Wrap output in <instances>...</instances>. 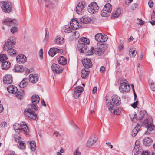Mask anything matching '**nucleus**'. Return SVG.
I'll return each instance as SVG.
<instances>
[{
    "label": "nucleus",
    "instance_id": "obj_1",
    "mask_svg": "<svg viewBox=\"0 0 155 155\" xmlns=\"http://www.w3.org/2000/svg\"><path fill=\"white\" fill-rule=\"evenodd\" d=\"M14 129L16 132H18L13 136V137L16 142H19L21 137L19 136V132L23 133L26 135L28 134L29 130L27 124L25 122H22L20 124H15L13 125Z\"/></svg>",
    "mask_w": 155,
    "mask_h": 155
},
{
    "label": "nucleus",
    "instance_id": "obj_2",
    "mask_svg": "<svg viewBox=\"0 0 155 155\" xmlns=\"http://www.w3.org/2000/svg\"><path fill=\"white\" fill-rule=\"evenodd\" d=\"M32 103V104H29L28 105V108L25 110L24 114L27 117L33 120H35L37 119V116L35 111H33L32 110L37 111L38 109V107L37 104Z\"/></svg>",
    "mask_w": 155,
    "mask_h": 155
},
{
    "label": "nucleus",
    "instance_id": "obj_3",
    "mask_svg": "<svg viewBox=\"0 0 155 155\" xmlns=\"http://www.w3.org/2000/svg\"><path fill=\"white\" fill-rule=\"evenodd\" d=\"M0 5L2 11L5 13H9L12 10V5L9 1L0 2Z\"/></svg>",
    "mask_w": 155,
    "mask_h": 155
},
{
    "label": "nucleus",
    "instance_id": "obj_4",
    "mask_svg": "<svg viewBox=\"0 0 155 155\" xmlns=\"http://www.w3.org/2000/svg\"><path fill=\"white\" fill-rule=\"evenodd\" d=\"M90 42L89 39L85 37H82L80 38L78 41V43L80 45H81L80 47H81L80 50L82 53L84 51V50H87V46L86 44H88Z\"/></svg>",
    "mask_w": 155,
    "mask_h": 155
},
{
    "label": "nucleus",
    "instance_id": "obj_5",
    "mask_svg": "<svg viewBox=\"0 0 155 155\" xmlns=\"http://www.w3.org/2000/svg\"><path fill=\"white\" fill-rule=\"evenodd\" d=\"M87 4L85 1H81L78 4L76 7V12L80 15H82L84 11V8L87 6Z\"/></svg>",
    "mask_w": 155,
    "mask_h": 155
},
{
    "label": "nucleus",
    "instance_id": "obj_6",
    "mask_svg": "<svg viewBox=\"0 0 155 155\" xmlns=\"http://www.w3.org/2000/svg\"><path fill=\"white\" fill-rule=\"evenodd\" d=\"M16 38L15 37H12L10 39H8L5 42L3 48L4 50L13 48L14 45L16 43Z\"/></svg>",
    "mask_w": 155,
    "mask_h": 155
},
{
    "label": "nucleus",
    "instance_id": "obj_7",
    "mask_svg": "<svg viewBox=\"0 0 155 155\" xmlns=\"http://www.w3.org/2000/svg\"><path fill=\"white\" fill-rule=\"evenodd\" d=\"M99 9V7L95 2H94L90 4L87 8L88 11L91 14L96 13L98 12Z\"/></svg>",
    "mask_w": 155,
    "mask_h": 155
},
{
    "label": "nucleus",
    "instance_id": "obj_8",
    "mask_svg": "<svg viewBox=\"0 0 155 155\" xmlns=\"http://www.w3.org/2000/svg\"><path fill=\"white\" fill-rule=\"evenodd\" d=\"M108 108L111 113L113 114L119 115L121 112L120 109L114 106L111 102H109V105L108 106Z\"/></svg>",
    "mask_w": 155,
    "mask_h": 155
},
{
    "label": "nucleus",
    "instance_id": "obj_9",
    "mask_svg": "<svg viewBox=\"0 0 155 155\" xmlns=\"http://www.w3.org/2000/svg\"><path fill=\"white\" fill-rule=\"evenodd\" d=\"M153 120L152 118H149L145 121V126L148 130L152 131L155 128L153 125Z\"/></svg>",
    "mask_w": 155,
    "mask_h": 155
},
{
    "label": "nucleus",
    "instance_id": "obj_10",
    "mask_svg": "<svg viewBox=\"0 0 155 155\" xmlns=\"http://www.w3.org/2000/svg\"><path fill=\"white\" fill-rule=\"evenodd\" d=\"M95 38L96 41L101 42L106 41L108 38L107 35L100 33L96 34L95 35Z\"/></svg>",
    "mask_w": 155,
    "mask_h": 155
},
{
    "label": "nucleus",
    "instance_id": "obj_11",
    "mask_svg": "<svg viewBox=\"0 0 155 155\" xmlns=\"http://www.w3.org/2000/svg\"><path fill=\"white\" fill-rule=\"evenodd\" d=\"M98 140L96 135L92 134L91 136L87 143V147H91Z\"/></svg>",
    "mask_w": 155,
    "mask_h": 155
},
{
    "label": "nucleus",
    "instance_id": "obj_12",
    "mask_svg": "<svg viewBox=\"0 0 155 155\" xmlns=\"http://www.w3.org/2000/svg\"><path fill=\"white\" fill-rule=\"evenodd\" d=\"M119 88L121 92L124 93L127 92L129 91L130 87L126 82H123L120 84Z\"/></svg>",
    "mask_w": 155,
    "mask_h": 155
},
{
    "label": "nucleus",
    "instance_id": "obj_13",
    "mask_svg": "<svg viewBox=\"0 0 155 155\" xmlns=\"http://www.w3.org/2000/svg\"><path fill=\"white\" fill-rule=\"evenodd\" d=\"M4 25L8 26H12L17 25V22L16 20H12L10 18H7L5 19L3 22Z\"/></svg>",
    "mask_w": 155,
    "mask_h": 155
},
{
    "label": "nucleus",
    "instance_id": "obj_14",
    "mask_svg": "<svg viewBox=\"0 0 155 155\" xmlns=\"http://www.w3.org/2000/svg\"><path fill=\"white\" fill-rule=\"evenodd\" d=\"M112 102H111L115 106H118L120 104V99L117 95H113L112 97Z\"/></svg>",
    "mask_w": 155,
    "mask_h": 155
},
{
    "label": "nucleus",
    "instance_id": "obj_15",
    "mask_svg": "<svg viewBox=\"0 0 155 155\" xmlns=\"http://www.w3.org/2000/svg\"><path fill=\"white\" fill-rule=\"evenodd\" d=\"M70 25L72 29L73 30H76L81 26L78 21L75 19H73L70 22Z\"/></svg>",
    "mask_w": 155,
    "mask_h": 155
},
{
    "label": "nucleus",
    "instance_id": "obj_16",
    "mask_svg": "<svg viewBox=\"0 0 155 155\" xmlns=\"http://www.w3.org/2000/svg\"><path fill=\"white\" fill-rule=\"evenodd\" d=\"M82 62L84 67L87 69L91 68L92 66V62L89 59L84 58L82 60Z\"/></svg>",
    "mask_w": 155,
    "mask_h": 155
},
{
    "label": "nucleus",
    "instance_id": "obj_17",
    "mask_svg": "<svg viewBox=\"0 0 155 155\" xmlns=\"http://www.w3.org/2000/svg\"><path fill=\"white\" fill-rule=\"evenodd\" d=\"M121 9L120 8L114 10L111 14V18L114 19L118 17L121 14Z\"/></svg>",
    "mask_w": 155,
    "mask_h": 155
},
{
    "label": "nucleus",
    "instance_id": "obj_18",
    "mask_svg": "<svg viewBox=\"0 0 155 155\" xmlns=\"http://www.w3.org/2000/svg\"><path fill=\"white\" fill-rule=\"evenodd\" d=\"M59 65L56 64H53L51 66V68L54 73H60L63 71V69L60 68Z\"/></svg>",
    "mask_w": 155,
    "mask_h": 155
},
{
    "label": "nucleus",
    "instance_id": "obj_19",
    "mask_svg": "<svg viewBox=\"0 0 155 155\" xmlns=\"http://www.w3.org/2000/svg\"><path fill=\"white\" fill-rule=\"evenodd\" d=\"M38 75L35 74H30L29 77V80L31 83H35L38 81Z\"/></svg>",
    "mask_w": 155,
    "mask_h": 155
},
{
    "label": "nucleus",
    "instance_id": "obj_20",
    "mask_svg": "<svg viewBox=\"0 0 155 155\" xmlns=\"http://www.w3.org/2000/svg\"><path fill=\"white\" fill-rule=\"evenodd\" d=\"M62 52V50H61L55 48H50L48 52V54L50 56L53 57L57 53H61Z\"/></svg>",
    "mask_w": 155,
    "mask_h": 155
},
{
    "label": "nucleus",
    "instance_id": "obj_21",
    "mask_svg": "<svg viewBox=\"0 0 155 155\" xmlns=\"http://www.w3.org/2000/svg\"><path fill=\"white\" fill-rule=\"evenodd\" d=\"M17 62L19 64L24 63L27 60V58L24 55L20 54L16 58Z\"/></svg>",
    "mask_w": 155,
    "mask_h": 155
},
{
    "label": "nucleus",
    "instance_id": "obj_22",
    "mask_svg": "<svg viewBox=\"0 0 155 155\" xmlns=\"http://www.w3.org/2000/svg\"><path fill=\"white\" fill-rule=\"evenodd\" d=\"M3 82L6 84H11L12 82V76L10 75H7L3 79Z\"/></svg>",
    "mask_w": 155,
    "mask_h": 155
},
{
    "label": "nucleus",
    "instance_id": "obj_23",
    "mask_svg": "<svg viewBox=\"0 0 155 155\" xmlns=\"http://www.w3.org/2000/svg\"><path fill=\"white\" fill-rule=\"evenodd\" d=\"M153 142V140L149 137H146L143 140V144L146 146H151Z\"/></svg>",
    "mask_w": 155,
    "mask_h": 155
},
{
    "label": "nucleus",
    "instance_id": "obj_24",
    "mask_svg": "<svg viewBox=\"0 0 155 155\" xmlns=\"http://www.w3.org/2000/svg\"><path fill=\"white\" fill-rule=\"evenodd\" d=\"M7 90L10 93L15 94L18 91L17 88L13 85L9 86L7 88Z\"/></svg>",
    "mask_w": 155,
    "mask_h": 155
},
{
    "label": "nucleus",
    "instance_id": "obj_25",
    "mask_svg": "<svg viewBox=\"0 0 155 155\" xmlns=\"http://www.w3.org/2000/svg\"><path fill=\"white\" fill-rule=\"evenodd\" d=\"M89 71L86 69H82L81 71V76L82 78H86L88 76Z\"/></svg>",
    "mask_w": 155,
    "mask_h": 155
},
{
    "label": "nucleus",
    "instance_id": "obj_26",
    "mask_svg": "<svg viewBox=\"0 0 155 155\" xmlns=\"http://www.w3.org/2000/svg\"><path fill=\"white\" fill-rule=\"evenodd\" d=\"M13 71L15 72H22L24 71V68L22 66L17 65L14 67Z\"/></svg>",
    "mask_w": 155,
    "mask_h": 155
},
{
    "label": "nucleus",
    "instance_id": "obj_27",
    "mask_svg": "<svg viewBox=\"0 0 155 155\" xmlns=\"http://www.w3.org/2000/svg\"><path fill=\"white\" fill-rule=\"evenodd\" d=\"M140 128V125L138 124L133 129L131 134L133 137H135Z\"/></svg>",
    "mask_w": 155,
    "mask_h": 155
},
{
    "label": "nucleus",
    "instance_id": "obj_28",
    "mask_svg": "<svg viewBox=\"0 0 155 155\" xmlns=\"http://www.w3.org/2000/svg\"><path fill=\"white\" fill-rule=\"evenodd\" d=\"M5 51H7L8 55L11 56H15L17 54L16 51L12 48H9L6 50H4Z\"/></svg>",
    "mask_w": 155,
    "mask_h": 155
},
{
    "label": "nucleus",
    "instance_id": "obj_29",
    "mask_svg": "<svg viewBox=\"0 0 155 155\" xmlns=\"http://www.w3.org/2000/svg\"><path fill=\"white\" fill-rule=\"evenodd\" d=\"M40 101L39 96L37 95H34L31 98V101L32 103L37 104L39 103Z\"/></svg>",
    "mask_w": 155,
    "mask_h": 155
},
{
    "label": "nucleus",
    "instance_id": "obj_30",
    "mask_svg": "<svg viewBox=\"0 0 155 155\" xmlns=\"http://www.w3.org/2000/svg\"><path fill=\"white\" fill-rule=\"evenodd\" d=\"M2 68L3 70H7L10 66V63L8 61H4L2 62Z\"/></svg>",
    "mask_w": 155,
    "mask_h": 155
},
{
    "label": "nucleus",
    "instance_id": "obj_31",
    "mask_svg": "<svg viewBox=\"0 0 155 155\" xmlns=\"http://www.w3.org/2000/svg\"><path fill=\"white\" fill-rule=\"evenodd\" d=\"M80 20L81 22L84 24H88L91 21V18L88 16L82 17L80 18Z\"/></svg>",
    "mask_w": 155,
    "mask_h": 155
},
{
    "label": "nucleus",
    "instance_id": "obj_32",
    "mask_svg": "<svg viewBox=\"0 0 155 155\" xmlns=\"http://www.w3.org/2000/svg\"><path fill=\"white\" fill-rule=\"evenodd\" d=\"M45 6L46 7L52 8L55 6L54 3L52 2V1H45Z\"/></svg>",
    "mask_w": 155,
    "mask_h": 155
},
{
    "label": "nucleus",
    "instance_id": "obj_33",
    "mask_svg": "<svg viewBox=\"0 0 155 155\" xmlns=\"http://www.w3.org/2000/svg\"><path fill=\"white\" fill-rule=\"evenodd\" d=\"M58 62L59 64L61 65H65L67 63V60L63 56L60 57L59 58Z\"/></svg>",
    "mask_w": 155,
    "mask_h": 155
},
{
    "label": "nucleus",
    "instance_id": "obj_34",
    "mask_svg": "<svg viewBox=\"0 0 155 155\" xmlns=\"http://www.w3.org/2000/svg\"><path fill=\"white\" fill-rule=\"evenodd\" d=\"M104 10H107V11H110V12L111 13L112 9V5L110 3L106 4L103 8Z\"/></svg>",
    "mask_w": 155,
    "mask_h": 155
},
{
    "label": "nucleus",
    "instance_id": "obj_35",
    "mask_svg": "<svg viewBox=\"0 0 155 155\" xmlns=\"http://www.w3.org/2000/svg\"><path fill=\"white\" fill-rule=\"evenodd\" d=\"M104 51V49L100 47L97 48L94 50V51L96 52V54L99 55H101L103 54Z\"/></svg>",
    "mask_w": 155,
    "mask_h": 155
},
{
    "label": "nucleus",
    "instance_id": "obj_36",
    "mask_svg": "<svg viewBox=\"0 0 155 155\" xmlns=\"http://www.w3.org/2000/svg\"><path fill=\"white\" fill-rule=\"evenodd\" d=\"M110 11H107V10H104L103 8V10H102L101 12V15L102 16L104 17H107L109 16H110Z\"/></svg>",
    "mask_w": 155,
    "mask_h": 155
},
{
    "label": "nucleus",
    "instance_id": "obj_37",
    "mask_svg": "<svg viewBox=\"0 0 155 155\" xmlns=\"http://www.w3.org/2000/svg\"><path fill=\"white\" fill-rule=\"evenodd\" d=\"M55 42L57 44H62L64 42V39L62 37H59L55 40Z\"/></svg>",
    "mask_w": 155,
    "mask_h": 155
},
{
    "label": "nucleus",
    "instance_id": "obj_38",
    "mask_svg": "<svg viewBox=\"0 0 155 155\" xmlns=\"http://www.w3.org/2000/svg\"><path fill=\"white\" fill-rule=\"evenodd\" d=\"M24 91L23 90H21L20 91L17 92L16 93V96L18 99H21L22 96L23 95Z\"/></svg>",
    "mask_w": 155,
    "mask_h": 155
},
{
    "label": "nucleus",
    "instance_id": "obj_39",
    "mask_svg": "<svg viewBox=\"0 0 155 155\" xmlns=\"http://www.w3.org/2000/svg\"><path fill=\"white\" fill-rule=\"evenodd\" d=\"M27 80V78L23 79V80L19 83V86L21 88H24L26 85Z\"/></svg>",
    "mask_w": 155,
    "mask_h": 155
},
{
    "label": "nucleus",
    "instance_id": "obj_40",
    "mask_svg": "<svg viewBox=\"0 0 155 155\" xmlns=\"http://www.w3.org/2000/svg\"><path fill=\"white\" fill-rule=\"evenodd\" d=\"M7 58L5 54H0V62L5 61L7 59Z\"/></svg>",
    "mask_w": 155,
    "mask_h": 155
},
{
    "label": "nucleus",
    "instance_id": "obj_41",
    "mask_svg": "<svg viewBox=\"0 0 155 155\" xmlns=\"http://www.w3.org/2000/svg\"><path fill=\"white\" fill-rule=\"evenodd\" d=\"M30 148L33 151H34L36 149V143L34 141L30 142Z\"/></svg>",
    "mask_w": 155,
    "mask_h": 155
},
{
    "label": "nucleus",
    "instance_id": "obj_42",
    "mask_svg": "<svg viewBox=\"0 0 155 155\" xmlns=\"http://www.w3.org/2000/svg\"><path fill=\"white\" fill-rule=\"evenodd\" d=\"M94 50V48L91 47V48L90 50L87 51H86L85 52V54L86 55H91L93 54V50Z\"/></svg>",
    "mask_w": 155,
    "mask_h": 155
},
{
    "label": "nucleus",
    "instance_id": "obj_43",
    "mask_svg": "<svg viewBox=\"0 0 155 155\" xmlns=\"http://www.w3.org/2000/svg\"><path fill=\"white\" fill-rule=\"evenodd\" d=\"M71 28L68 25H65L64 28V31L65 33H69L71 32L72 30Z\"/></svg>",
    "mask_w": 155,
    "mask_h": 155
},
{
    "label": "nucleus",
    "instance_id": "obj_44",
    "mask_svg": "<svg viewBox=\"0 0 155 155\" xmlns=\"http://www.w3.org/2000/svg\"><path fill=\"white\" fill-rule=\"evenodd\" d=\"M146 113V111L144 110L140 111L139 113V118L138 119L141 120L145 116Z\"/></svg>",
    "mask_w": 155,
    "mask_h": 155
},
{
    "label": "nucleus",
    "instance_id": "obj_45",
    "mask_svg": "<svg viewBox=\"0 0 155 155\" xmlns=\"http://www.w3.org/2000/svg\"><path fill=\"white\" fill-rule=\"evenodd\" d=\"M133 49L132 50H131V51H130L129 52L130 53L129 54V55L130 57L134 58L137 54V51L135 50H133Z\"/></svg>",
    "mask_w": 155,
    "mask_h": 155
},
{
    "label": "nucleus",
    "instance_id": "obj_46",
    "mask_svg": "<svg viewBox=\"0 0 155 155\" xmlns=\"http://www.w3.org/2000/svg\"><path fill=\"white\" fill-rule=\"evenodd\" d=\"M134 153L135 155H138L140 153V150L138 147V146H135L134 149Z\"/></svg>",
    "mask_w": 155,
    "mask_h": 155
},
{
    "label": "nucleus",
    "instance_id": "obj_47",
    "mask_svg": "<svg viewBox=\"0 0 155 155\" xmlns=\"http://www.w3.org/2000/svg\"><path fill=\"white\" fill-rule=\"evenodd\" d=\"M81 93L78 91L76 90H74V96L76 99L78 98L80 96Z\"/></svg>",
    "mask_w": 155,
    "mask_h": 155
},
{
    "label": "nucleus",
    "instance_id": "obj_48",
    "mask_svg": "<svg viewBox=\"0 0 155 155\" xmlns=\"http://www.w3.org/2000/svg\"><path fill=\"white\" fill-rule=\"evenodd\" d=\"M18 146L21 149H25L26 147L25 143H23L22 141H20V143Z\"/></svg>",
    "mask_w": 155,
    "mask_h": 155
},
{
    "label": "nucleus",
    "instance_id": "obj_49",
    "mask_svg": "<svg viewBox=\"0 0 155 155\" xmlns=\"http://www.w3.org/2000/svg\"><path fill=\"white\" fill-rule=\"evenodd\" d=\"M74 90L78 91L82 93L84 91V88L81 86H78L75 87Z\"/></svg>",
    "mask_w": 155,
    "mask_h": 155
},
{
    "label": "nucleus",
    "instance_id": "obj_50",
    "mask_svg": "<svg viewBox=\"0 0 155 155\" xmlns=\"http://www.w3.org/2000/svg\"><path fill=\"white\" fill-rule=\"evenodd\" d=\"M10 31L11 33L12 34H14L15 32H17V27H12L10 29Z\"/></svg>",
    "mask_w": 155,
    "mask_h": 155
},
{
    "label": "nucleus",
    "instance_id": "obj_51",
    "mask_svg": "<svg viewBox=\"0 0 155 155\" xmlns=\"http://www.w3.org/2000/svg\"><path fill=\"white\" fill-rule=\"evenodd\" d=\"M150 86L152 90L153 91H155V83H151L150 84Z\"/></svg>",
    "mask_w": 155,
    "mask_h": 155
},
{
    "label": "nucleus",
    "instance_id": "obj_52",
    "mask_svg": "<svg viewBox=\"0 0 155 155\" xmlns=\"http://www.w3.org/2000/svg\"><path fill=\"white\" fill-rule=\"evenodd\" d=\"M94 105L91 104V107L90 108V111L91 112V114H93L94 113V109H95L94 107Z\"/></svg>",
    "mask_w": 155,
    "mask_h": 155
},
{
    "label": "nucleus",
    "instance_id": "obj_53",
    "mask_svg": "<svg viewBox=\"0 0 155 155\" xmlns=\"http://www.w3.org/2000/svg\"><path fill=\"white\" fill-rule=\"evenodd\" d=\"M43 50L42 48H41L39 51V57L41 59H43Z\"/></svg>",
    "mask_w": 155,
    "mask_h": 155
},
{
    "label": "nucleus",
    "instance_id": "obj_54",
    "mask_svg": "<svg viewBox=\"0 0 155 155\" xmlns=\"http://www.w3.org/2000/svg\"><path fill=\"white\" fill-rule=\"evenodd\" d=\"M138 105L137 104V100L135 102H134L131 105V106L134 108H135L137 107V105Z\"/></svg>",
    "mask_w": 155,
    "mask_h": 155
},
{
    "label": "nucleus",
    "instance_id": "obj_55",
    "mask_svg": "<svg viewBox=\"0 0 155 155\" xmlns=\"http://www.w3.org/2000/svg\"><path fill=\"white\" fill-rule=\"evenodd\" d=\"M148 5L150 8H152L153 5V1H149L148 2Z\"/></svg>",
    "mask_w": 155,
    "mask_h": 155
},
{
    "label": "nucleus",
    "instance_id": "obj_56",
    "mask_svg": "<svg viewBox=\"0 0 155 155\" xmlns=\"http://www.w3.org/2000/svg\"><path fill=\"white\" fill-rule=\"evenodd\" d=\"M74 37L75 38H78L79 36V34L78 31H76L74 32Z\"/></svg>",
    "mask_w": 155,
    "mask_h": 155
},
{
    "label": "nucleus",
    "instance_id": "obj_57",
    "mask_svg": "<svg viewBox=\"0 0 155 155\" xmlns=\"http://www.w3.org/2000/svg\"><path fill=\"white\" fill-rule=\"evenodd\" d=\"M81 153L78 149H77L76 150L75 152L74 153V155H81Z\"/></svg>",
    "mask_w": 155,
    "mask_h": 155
},
{
    "label": "nucleus",
    "instance_id": "obj_58",
    "mask_svg": "<svg viewBox=\"0 0 155 155\" xmlns=\"http://www.w3.org/2000/svg\"><path fill=\"white\" fill-rule=\"evenodd\" d=\"M141 155H150V153L147 151H143Z\"/></svg>",
    "mask_w": 155,
    "mask_h": 155
},
{
    "label": "nucleus",
    "instance_id": "obj_59",
    "mask_svg": "<svg viewBox=\"0 0 155 155\" xmlns=\"http://www.w3.org/2000/svg\"><path fill=\"white\" fill-rule=\"evenodd\" d=\"M105 70V68L104 66H101L100 68V71L102 73L104 72Z\"/></svg>",
    "mask_w": 155,
    "mask_h": 155
},
{
    "label": "nucleus",
    "instance_id": "obj_60",
    "mask_svg": "<svg viewBox=\"0 0 155 155\" xmlns=\"http://www.w3.org/2000/svg\"><path fill=\"white\" fill-rule=\"evenodd\" d=\"M41 103L42 105H43V106L45 107H46V105L43 99H42L41 101Z\"/></svg>",
    "mask_w": 155,
    "mask_h": 155
},
{
    "label": "nucleus",
    "instance_id": "obj_61",
    "mask_svg": "<svg viewBox=\"0 0 155 155\" xmlns=\"http://www.w3.org/2000/svg\"><path fill=\"white\" fill-rule=\"evenodd\" d=\"M153 15L151 16V19L152 20H155V11L153 10Z\"/></svg>",
    "mask_w": 155,
    "mask_h": 155
},
{
    "label": "nucleus",
    "instance_id": "obj_62",
    "mask_svg": "<svg viewBox=\"0 0 155 155\" xmlns=\"http://www.w3.org/2000/svg\"><path fill=\"white\" fill-rule=\"evenodd\" d=\"M1 125H2V127H5L6 126V125H7V123L6 122H2Z\"/></svg>",
    "mask_w": 155,
    "mask_h": 155
},
{
    "label": "nucleus",
    "instance_id": "obj_63",
    "mask_svg": "<svg viewBox=\"0 0 155 155\" xmlns=\"http://www.w3.org/2000/svg\"><path fill=\"white\" fill-rule=\"evenodd\" d=\"M133 116V114H131L129 115L130 118L132 121H133V120L134 119Z\"/></svg>",
    "mask_w": 155,
    "mask_h": 155
},
{
    "label": "nucleus",
    "instance_id": "obj_64",
    "mask_svg": "<svg viewBox=\"0 0 155 155\" xmlns=\"http://www.w3.org/2000/svg\"><path fill=\"white\" fill-rule=\"evenodd\" d=\"M9 155H16L15 152L13 151H10L9 152Z\"/></svg>",
    "mask_w": 155,
    "mask_h": 155
}]
</instances>
